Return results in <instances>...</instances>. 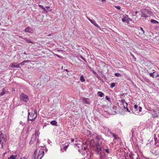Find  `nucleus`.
Returning a JSON list of instances; mask_svg holds the SVG:
<instances>
[{
  "label": "nucleus",
  "mask_w": 159,
  "mask_h": 159,
  "mask_svg": "<svg viewBox=\"0 0 159 159\" xmlns=\"http://www.w3.org/2000/svg\"><path fill=\"white\" fill-rule=\"evenodd\" d=\"M39 133L37 131H35V134L33 135L31 140L30 142L29 143L30 145L34 143H35L36 145H38L39 142Z\"/></svg>",
  "instance_id": "nucleus-1"
},
{
  "label": "nucleus",
  "mask_w": 159,
  "mask_h": 159,
  "mask_svg": "<svg viewBox=\"0 0 159 159\" xmlns=\"http://www.w3.org/2000/svg\"><path fill=\"white\" fill-rule=\"evenodd\" d=\"M138 12L137 11H136V12H135V14H137Z\"/></svg>",
  "instance_id": "nucleus-53"
},
{
  "label": "nucleus",
  "mask_w": 159,
  "mask_h": 159,
  "mask_svg": "<svg viewBox=\"0 0 159 159\" xmlns=\"http://www.w3.org/2000/svg\"><path fill=\"white\" fill-rule=\"evenodd\" d=\"M140 30L141 31V32H140V33H141V34H144V31L142 28L140 27V30Z\"/></svg>",
  "instance_id": "nucleus-26"
},
{
  "label": "nucleus",
  "mask_w": 159,
  "mask_h": 159,
  "mask_svg": "<svg viewBox=\"0 0 159 159\" xmlns=\"http://www.w3.org/2000/svg\"><path fill=\"white\" fill-rule=\"evenodd\" d=\"M115 75L117 77H120L121 75L119 73H116L115 74Z\"/></svg>",
  "instance_id": "nucleus-28"
},
{
  "label": "nucleus",
  "mask_w": 159,
  "mask_h": 159,
  "mask_svg": "<svg viewBox=\"0 0 159 159\" xmlns=\"http://www.w3.org/2000/svg\"><path fill=\"white\" fill-rule=\"evenodd\" d=\"M123 107L124 108V109H126V108L127 107V102H126V103H125L123 105Z\"/></svg>",
  "instance_id": "nucleus-30"
},
{
  "label": "nucleus",
  "mask_w": 159,
  "mask_h": 159,
  "mask_svg": "<svg viewBox=\"0 0 159 159\" xmlns=\"http://www.w3.org/2000/svg\"><path fill=\"white\" fill-rule=\"evenodd\" d=\"M2 136H3L2 132V131H0V137H1Z\"/></svg>",
  "instance_id": "nucleus-41"
},
{
  "label": "nucleus",
  "mask_w": 159,
  "mask_h": 159,
  "mask_svg": "<svg viewBox=\"0 0 159 159\" xmlns=\"http://www.w3.org/2000/svg\"><path fill=\"white\" fill-rule=\"evenodd\" d=\"M6 153H7L6 152H5V153H4V154H6Z\"/></svg>",
  "instance_id": "nucleus-55"
},
{
  "label": "nucleus",
  "mask_w": 159,
  "mask_h": 159,
  "mask_svg": "<svg viewBox=\"0 0 159 159\" xmlns=\"http://www.w3.org/2000/svg\"><path fill=\"white\" fill-rule=\"evenodd\" d=\"M159 76V75L158 74H157V75L156 76V77H157Z\"/></svg>",
  "instance_id": "nucleus-51"
},
{
  "label": "nucleus",
  "mask_w": 159,
  "mask_h": 159,
  "mask_svg": "<svg viewBox=\"0 0 159 159\" xmlns=\"http://www.w3.org/2000/svg\"><path fill=\"white\" fill-rule=\"evenodd\" d=\"M17 156H14L13 155H11L10 157L8 158V159H15L16 158Z\"/></svg>",
  "instance_id": "nucleus-20"
},
{
  "label": "nucleus",
  "mask_w": 159,
  "mask_h": 159,
  "mask_svg": "<svg viewBox=\"0 0 159 159\" xmlns=\"http://www.w3.org/2000/svg\"><path fill=\"white\" fill-rule=\"evenodd\" d=\"M158 113H159V111Z\"/></svg>",
  "instance_id": "nucleus-60"
},
{
  "label": "nucleus",
  "mask_w": 159,
  "mask_h": 159,
  "mask_svg": "<svg viewBox=\"0 0 159 159\" xmlns=\"http://www.w3.org/2000/svg\"><path fill=\"white\" fill-rule=\"evenodd\" d=\"M80 99L81 100H82L84 103L86 104H89L91 102L89 98L81 97L80 98Z\"/></svg>",
  "instance_id": "nucleus-8"
},
{
  "label": "nucleus",
  "mask_w": 159,
  "mask_h": 159,
  "mask_svg": "<svg viewBox=\"0 0 159 159\" xmlns=\"http://www.w3.org/2000/svg\"><path fill=\"white\" fill-rule=\"evenodd\" d=\"M25 32L30 33H32L33 32V29L30 27L26 28L25 30Z\"/></svg>",
  "instance_id": "nucleus-12"
},
{
  "label": "nucleus",
  "mask_w": 159,
  "mask_h": 159,
  "mask_svg": "<svg viewBox=\"0 0 159 159\" xmlns=\"http://www.w3.org/2000/svg\"><path fill=\"white\" fill-rule=\"evenodd\" d=\"M96 150L98 152L100 151V157L102 158L104 155L102 154L104 151H105L107 154L109 153V150L108 148L104 149L102 148L99 146H96Z\"/></svg>",
  "instance_id": "nucleus-2"
},
{
  "label": "nucleus",
  "mask_w": 159,
  "mask_h": 159,
  "mask_svg": "<svg viewBox=\"0 0 159 159\" xmlns=\"http://www.w3.org/2000/svg\"><path fill=\"white\" fill-rule=\"evenodd\" d=\"M98 95L101 97H102L104 96V94L101 92H98L97 93Z\"/></svg>",
  "instance_id": "nucleus-14"
},
{
  "label": "nucleus",
  "mask_w": 159,
  "mask_h": 159,
  "mask_svg": "<svg viewBox=\"0 0 159 159\" xmlns=\"http://www.w3.org/2000/svg\"><path fill=\"white\" fill-rule=\"evenodd\" d=\"M115 83H112L111 84L110 87L111 88L114 87L115 86Z\"/></svg>",
  "instance_id": "nucleus-27"
},
{
  "label": "nucleus",
  "mask_w": 159,
  "mask_h": 159,
  "mask_svg": "<svg viewBox=\"0 0 159 159\" xmlns=\"http://www.w3.org/2000/svg\"><path fill=\"white\" fill-rule=\"evenodd\" d=\"M57 56H58V57H59V56L58 55H57Z\"/></svg>",
  "instance_id": "nucleus-57"
},
{
  "label": "nucleus",
  "mask_w": 159,
  "mask_h": 159,
  "mask_svg": "<svg viewBox=\"0 0 159 159\" xmlns=\"http://www.w3.org/2000/svg\"><path fill=\"white\" fill-rule=\"evenodd\" d=\"M44 155V152L43 149L39 150L38 155L37 156V159H41Z\"/></svg>",
  "instance_id": "nucleus-7"
},
{
  "label": "nucleus",
  "mask_w": 159,
  "mask_h": 159,
  "mask_svg": "<svg viewBox=\"0 0 159 159\" xmlns=\"http://www.w3.org/2000/svg\"><path fill=\"white\" fill-rule=\"evenodd\" d=\"M39 6L40 7H42V9H43V11L44 12H47V11L45 9V8H44L43 7V6H42L41 5H39Z\"/></svg>",
  "instance_id": "nucleus-22"
},
{
  "label": "nucleus",
  "mask_w": 159,
  "mask_h": 159,
  "mask_svg": "<svg viewBox=\"0 0 159 159\" xmlns=\"http://www.w3.org/2000/svg\"><path fill=\"white\" fill-rule=\"evenodd\" d=\"M25 62H24V61H22V62H20L19 65H25Z\"/></svg>",
  "instance_id": "nucleus-37"
},
{
  "label": "nucleus",
  "mask_w": 159,
  "mask_h": 159,
  "mask_svg": "<svg viewBox=\"0 0 159 159\" xmlns=\"http://www.w3.org/2000/svg\"><path fill=\"white\" fill-rule=\"evenodd\" d=\"M151 11L148 9H145L142 10L141 11V16L147 17L151 14Z\"/></svg>",
  "instance_id": "nucleus-5"
},
{
  "label": "nucleus",
  "mask_w": 159,
  "mask_h": 159,
  "mask_svg": "<svg viewBox=\"0 0 159 159\" xmlns=\"http://www.w3.org/2000/svg\"><path fill=\"white\" fill-rule=\"evenodd\" d=\"M6 93V91L3 90V91L1 92L0 93V96H2Z\"/></svg>",
  "instance_id": "nucleus-23"
},
{
  "label": "nucleus",
  "mask_w": 159,
  "mask_h": 159,
  "mask_svg": "<svg viewBox=\"0 0 159 159\" xmlns=\"http://www.w3.org/2000/svg\"><path fill=\"white\" fill-rule=\"evenodd\" d=\"M124 95V93H123V94H121L120 95V98H121Z\"/></svg>",
  "instance_id": "nucleus-44"
},
{
  "label": "nucleus",
  "mask_w": 159,
  "mask_h": 159,
  "mask_svg": "<svg viewBox=\"0 0 159 159\" xmlns=\"http://www.w3.org/2000/svg\"><path fill=\"white\" fill-rule=\"evenodd\" d=\"M57 122L55 120H52L50 122V123L52 125L57 126Z\"/></svg>",
  "instance_id": "nucleus-17"
},
{
  "label": "nucleus",
  "mask_w": 159,
  "mask_h": 159,
  "mask_svg": "<svg viewBox=\"0 0 159 159\" xmlns=\"http://www.w3.org/2000/svg\"><path fill=\"white\" fill-rule=\"evenodd\" d=\"M89 69H91V67L89 66Z\"/></svg>",
  "instance_id": "nucleus-52"
},
{
  "label": "nucleus",
  "mask_w": 159,
  "mask_h": 159,
  "mask_svg": "<svg viewBox=\"0 0 159 159\" xmlns=\"http://www.w3.org/2000/svg\"><path fill=\"white\" fill-rule=\"evenodd\" d=\"M23 39L25 41H26L28 43H34L33 42L31 41L30 39H27V38H24Z\"/></svg>",
  "instance_id": "nucleus-13"
},
{
  "label": "nucleus",
  "mask_w": 159,
  "mask_h": 159,
  "mask_svg": "<svg viewBox=\"0 0 159 159\" xmlns=\"http://www.w3.org/2000/svg\"><path fill=\"white\" fill-rule=\"evenodd\" d=\"M126 109L127 111L128 112H130V111L129 110L128 108L127 107V108H126Z\"/></svg>",
  "instance_id": "nucleus-45"
},
{
  "label": "nucleus",
  "mask_w": 159,
  "mask_h": 159,
  "mask_svg": "<svg viewBox=\"0 0 159 159\" xmlns=\"http://www.w3.org/2000/svg\"><path fill=\"white\" fill-rule=\"evenodd\" d=\"M129 156L131 159H134V157H132V155L130 154H129Z\"/></svg>",
  "instance_id": "nucleus-43"
},
{
  "label": "nucleus",
  "mask_w": 159,
  "mask_h": 159,
  "mask_svg": "<svg viewBox=\"0 0 159 159\" xmlns=\"http://www.w3.org/2000/svg\"><path fill=\"white\" fill-rule=\"evenodd\" d=\"M136 159H139V158H137Z\"/></svg>",
  "instance_id": "nucleus-56"
},
{
  "label": "nucleus",
  "mask_w": 159,
  "mask_h": 159,
  "mask_svg": "<svg viewBox=\"0 0 159 159\" xmlns=\"http://www.w3.org/2000/svg\"><path fill=\"white\" fill-rule=\"evenodd\" d=\"M6 140L5 137L3 136L0 137V143L2 144V146H3V144L5 143L6 142Z\"/></svg>",
  "instance_id": "nucleus-9"
},
{
  "label": "nucleus",
  "mask_w": 159,
  "mask_h": 159,
  "mask_svg": "<svg viewBox=\"0 0 159 159\" xmlns=\"http://www.w3.org/2000/svg\"><path fill=\"white\" fill-rule=\"evenodd\" d=\"M145 81L148 83H150V81L148 78H146L145 79Z\"/></svg>",
  "instance_id": "nucleus-29"
},
{
  "label": "nucleus",
  "mask_w": 159,
  "mask_h": 159,
  "mask_svg": "<svg viewBox=\"0 0 159 159\" xmlns=\"http://www.w3.org/2000/svg\"><path fill=\"white\" fill-rule=\"evenodd\" d=\"M93 73L95 74H96V72L95 71H93Z\"/></svg>",
  "instance_id": "nucleus-50"
},
{
  "label": "nucleus",
  "mask_w": 159,
  "mask_h": 159,
  "mask_svg": "<svg viewBox=\"0 0 159 159\" xmlns=\"http://www.w3.org/2000/svg\"><path fill=\"white\" fill-rule=\"evenodd\" d=\"M69 146V144L67 145H66L64 147V149L65 150H66L67 148V147H68V146Z\"/></svg>",
  "instance_id": "nucleus-36"
},
{
  "label": "nucleus",
  "mask_w": 159,
  "mask_h": 159,
  "mask_svg": "<svg viewBox=\"0 0 159 159\" xmlns=\"http://www.w3.org/2000/svg\"><path fill=\"white\" fill-rule=\"evenodd\" d=\"M115 7H116V8L119 10H120V7L119 6H116Z\"/></svg>",
  "instance_id": "nucleus-38"
},
{
  "label": "nucleus",
  "mask_w": 159,
  "mask_h": 159,
  "mask_svg": "<svg viewBox=\"0 0 159 159\" xmlns=\"http://www.w3.org/2000/svg\"><path fill=\"white\" fill-rule=\"evenodd\" d=\"M155 72H153V73H151L149 74V75L151 77H152L153 78H154V73Z\"/></svg>",
  "instance_id": "nucleus-32"
},
{
  "label": "nucleus",
  "mask_w": 159,
  "mask_h": 159,
  "mask_svg": "<svg viewBox=\"0 0 159 159\" xmlns=\"http://www.w3.org/2000/svg\"><path fill=\"white\" fill-rule=\"evenodd\" d=\"M142 108L141 107H138L137 105H135L132 109L133 113L135 115H138L141 111Z\"/></svg>",
  "instance_id": "nucleus-4"
},
{
  "label": "nucleus",
  "mask_w": 159,
  "mask_h": 159,
  "mask_svg": "<svg viewBox=\"0 0 159 159\" xmlns=\"http://www.w3.org/2000/svg\"><path fill=\"white\" fill-rule=\"evenodd\" d=\"M131 132L132 133V137H135L136 134H137L136 128H133L132 129Z\"/></svg>",
  "instance_id": "nucleus-11"
},
{
  "label": "nucleus",
  "mask_w": 159,
  "mask_h": 159,
  "mask_svg": "<svg viewBox=\"0 0 159 159\" xmlns=\"http://www.w3.org/2000/svg\"><path fill=\"white\" fill-rule=\"evenodd\" d=\"M105 0H102V1H104Z\"/></svg>",
  "instance_id": "nucleus-58"
},
{
  "label": "nucleus",
  "mask_w": 159,
  "mask_h": 159,
  "mask_svg": "<svg viewBox=\"0 0 159 159\" xmlns=\"http://www.w3.org/2000/svg\"><path fill=\"white\" fill-rule=\"evenodd\" d=\"M111 134L112 136L113 137H114L115 139H116V136H115V134H113V133H112L111 131H109V132Z\"/></svg>",
  "instance_id": "nucleus-33"
},
{
  "label": "nucleus",
  "mask_w": 159,
  "mask_h": 159,
  "mask_svg": "<svg viewBox=\"0 0 159 159\" xmlns=\"http://www.w3.org/2000/svg\"><path fill=\"white\" fill-rule=\"evenodd\" d=\"M88 20L90 21V22L93 24L95 26L98 28H100L99 25L96 23L95 21L94 20H91L88 17Z\"/></svg>",
  "instance_id": "nucleus-10"
},
{
  "label": "nucleus",
  "mask_w": 159,
  "mask_h": 159,
  "mask_svg": "<svg viewBox=\"0 0 159 159\" xmlns=\"http://www.w3.org/2000/svg\"><path fill=\"white\" fill-rule=\"evenodd\" d=\"M74 141V139H71V141L72 142H73Z\"/></svg>",
  "instance_id": "nucleus-49"
},
{
  "label": "nucleus",
  "mask_w": 159,
  "mask_h": 159,
  "mask_svg": "<svg viewBox=\"0 0 159 159\" xmlns=\"http://www.w3.org/2000/svg\"><path fill=\"white\" fill-rule=\"evenodd\" d=\"M102 127L103 129L105 130H107V132H109L110 131V129L107 127L105 126H103Z\"/></svg>",
  "instance_id": "nucleus-21"
},
{
  "label": "nucleus",
  "mask_w": 159,
  "mask_h": 159,
  "mask_svg": "<svg viewBox=\"0 0 159 159\" xmlns=\"http://www.w3.org/2000/svg\"><path fill=\"white\" fill-rule=\"evenodd\" d=\"M20 98L21 100L25 102H27L29 100L28 96L23 93H22L20 96Z\"/></svg>",
  "instance_id": "nucleus-6"
},
{
  "label": "nucleus",
  "mask_w": 159,
  "mask_h": 159,
  "mask_svg": "<svg viewBox=\"0 0 159 159\" xmlns=\"http://www.w3.org/2000/svg\"><path fill=\"white\" fill-rule=\"evenodd\" d=\"M150 22L152 23H154V24H155L159 23V22L158 21H157L156 20H154L153 19H151L150 20Z\"/></svg>",
  "instance_id": "nucleus-19"
},
{
  "label": "nucleus",
  "mask_w": 159,
  "mask_h": 159,
  "mask_svg": "<svg viewBox=\"0 0 159 159\" xmlns=\"http://www.w3.org/2000/svg\"><path fill=\"white\" fill-rule=\"evenodd\" d=\"M128 19H130V18H126V17H124V18H122V20L124 22H127L128 21Z\"/></svg>",
  "instance_id": "nucleus-16"
},
{
  "label": "nucleus",
  "mask_w": 159,
  "mask_h": 159,
  "mask_svg": "<svg viewBox=\"0 0 159 159\" xmlns=\"http://www.w3.org/2000/svg\"><path fill=\"white\" fill-rule=\"evenodd\" d=\"M78 143H77V144L75 143V145H76V146H78V147H80L79 146H78Z\"/></svg>",
  "instance_id": "nucleus-48"
},
{
  "label": "nucleus",
  "mask_w": 159,
  "mask_h": 159,
  "mask_svg": "<svg viewBox=\"0 0 159 159\" xmlns=\"http://www.w3.org/2000/svg\"><path fill=\"white\" fill-rule=\"evenodd\" d=\"M45 8H47V9H48L49 8H50V7H49V6H46V7H45Z\"/></svg>",
  "instance_id": "nucleus-46"
},
{
  "label": "nucleus",
  "mask_w": 159,
  "mask_h": 159,
  "mask_svg": "<svg viewBox=\"0 0 159 159\" xmlns=\"http://www.w3.org/2000/svg\"><path fill=\"white\" fill-rule=\"evenodd\" d=\"M106 99L108 100H109L110 99V98L107 96H106Z\"/></svg>",
  "instance_id": "nucleus-42"
},
{
  "label": "nucleus",
  "mask_w": 159,
  "mask_h": 159,
  "mask_svg": "<svg viewBox=\"0 0 159 159\" xmlns=\"http://www.w3.org/2000/svg\"><path fill=\"white\" fill-rule=\"evenodd\" d=\"M120 102V103L122 105H124L125 103H126V102L125 100L124 99H122L121 100Z\"/></svg>",
  "instance_id": "nucleus-24"
},
{
  "label": "nucleus",
  "mask_w": 159,
  "mask_h": 159,
  "mask_svg": "<svg viewBox=\"0 0 159 159\" xmlns=\"http://www.w3.org/2000/svg\"><path fill=\"white\" fill-rule=\"evenodd\" d=\"M66 71H68V70H67V69H66Z\"/></svg>",
  "instance_id": "nucleus-54"
},
{
  "label": "nucleus",
  "mask_w": 159,
  "mask_h": 159,
  "mask_svg": "<svg viewBox=\"0 0 159 159\" xmlns=\"http://www.w3.org/2000/svg\"><path fill=\"white\" fill-rule=\"evenodd\" d=\"M31 61L30 60H25L24 61V62L25 63H29V62H30Z\"/></svg>",
  "instance_id": "nucleus-40"
},
{
  "label": "nucleus",
  "mask_w": 159,
  "mask_h": 159,
  "mask_svg": "<svg viewBox=\"0 0 159 159\" xmlns=\"http://www.w3.org/2000/svg\"><path fill=\"white\" fill-rule=\"evenodd\" d=\"M153 116H154V117H158V116L157 115V114L156 113H154V115H153Z\"/></svg>",
  "instance_id": "nucleus-39"
},
{
  "label": "nucleus",
  "mask_w": 159,
  "mask_h": 159,
  "mask_svg": "<svg viewBox=\"0 0 159 159\" xmlns=\"http://www.w3.org/2000/svg\"><path fill=\"white\" fill-rule=\"evenodd\" d=\"M96 139L97 140H99L101 139V137L99 135H96Z\"/></svg>",
  "instance_id": "nucleus-34"
},
{
  "label": "nucleus",
  "mask_w": 159,
  "mask_h": 159,
  "mask_svg": "<svg viewBox=\"0 0 159 159\" xmlns=\"http://www.w3.org/2000/svg\"><path fill=\"white\" fill-rule=\"evenodd\" d=\"M147 159H150L149 158H147Z\"/></svg>",
  "instance_id": "nucleus-59"
},
{
  "label": "nucleus",
  "mask_w": 159,
  "mask_h": 159,
  "mask_svg": "<svg viewBox=\"0 0 159 159\" xmlns=\"http://www.w3.org/2000/svg\"><path fill=\"white\" fill-rule=\"evenodd\" d=\"M29 111V110L28 111ZM37 117V111L35 110L33 112H32L30 114V113L28 111V120L33 121Z\"/></svg>",
  "instance_id": "nucleus-3"
},
{
  "label": "nucleus",
  "mask_w": 159,
  "mask_h": 159,
  "mask_svg": "<svg viewBox=\"0 0 159 159\" xmlns=\"http://www.w3.org/2000/svg\"><path fill=\"white\" fill-rule=\"evenodd\" d=\"M81 148L82 149H84V150H86L87 148L86 146H81Z\"/></svg>",
  "instance_id": "nucleus-31"
},
{
  "label": "nucleus",
  "mask_w": 159,
  "mask_h": 159,
  "mask_svg": "<svg viewBox=\"0 0 159 159\" xmlns=\"http://www.w3.org/2000/svg\"><path fill=\"white\" fill-rule=\"evenodd\" d=\"M38 149H36L34 151V153L33 154V157H36V154L37 152Z\"/></svg>",
  "instance_id": "nucleus-25"
},
{
  "label": "nucleus",
  "mask_w": 159,
  "mask_h": 159,
  "mask_svg": "<svg viewBox=\"0 0 159 159\" xmlns=\"http://www.w3.org/2000/svg\"><path fill=\"white\" fill-rule=\"evenodd\" d=\"M80 81L82 82H84L85 81V80L84 79V76L83 75L80 76Z\"/></svg>",
  "instance_id": "nucleus-18"
},
{
  "label": "nucleus",
  "mask_w": 159,
  "mask_h": 159,
  "mask_svg": "<svg viewBox=\"0 0 159 159\" xmlns=\"http://www.w3.org/2000/svg\"><path fill=\"white\" fill-rule=\"evenodd\" d=\"M80 57L85 62H86V59L84 58V57L82 56L81 55H80Z\"/></svg>",
  "instance_id": "nucleus-35"
},
{
  "label": "nucleus",
  "mask_w": 159,
  "mask_h": 159,
  "mask_svg": "<svg viewBox=\"0 0 159 159\" xmlns=\"http://www.w3.org/2000/svg\"><path fill=\"white\" fill-rule=\"evenodd\" d=\"M11 66L13 68H19L20 67L19 65H16V63H12Z\"/></svg>",
  "instance_id": "nucleus-15"
},
{
  "label": "nucleus",
  "mask_w": 159,
  "mask_h": 159,
  "mask_svg": "<svg viewBox=\"0 0 159 159\" xmlns=\"http://www.w3.org/2000/svg\"><path fill=\"white\" fill-rule=\"evenodd\" d=\"M132 55V57H133V58H134L135 59V60L136 58H135L134 56L133 55Z\"/></svg>",
  "instance_id": "nucleus-47"
}]
</instances>
